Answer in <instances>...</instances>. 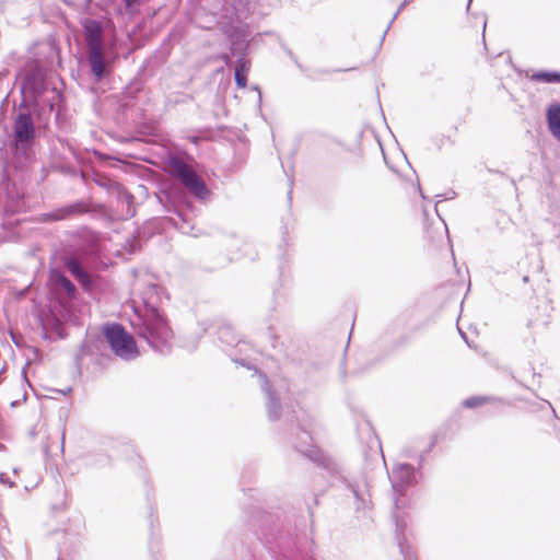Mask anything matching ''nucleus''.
Masks as SVG:
<instances>
[{"mask_svg":"<svg viewBox=\"0 0 560 560\" xmlns=\"http://www.w3.org/2000/svg\"><path fill=\"white\" fill-rule=\"evenodd\" d=\"M252 526L272 560H314L305 536L298 534L291 517L255 510Z\"/></svg>","mask_w":560,"mask_h":560,"instance_id":"f257e3e1","label":"nucleus"},{"mask_svg":"<svg viewBox=\"0 0 560 560\" xmlns=\"http://www.w3.org/2000/svg\"><path fill=\"white\" fill-rule=\"evenodd\" d=\"M51 114L52 107H40L34 102H20L13 112L9 135V148L15 159L26 164L35 160V145L48 129Z\"/></svg>","mask_w":560,"mask_h":560,"instance_id":"f03ea898","label":"nucleus"},{"mask_svg":"<svg viewBox=\"0 0 560 560\" xmlns=\"http://www.w3.org/2000/svg\"><path fill=\"white\" fill-rule=\"evenodd\" d=\"M129 323L133 334L143 339L154 352L162 355L172 352L174 334L161 310L145 302L144 311H135Z\"/></svg>","mask_w":560,"mask_h":560,"instance_id":"7ed1b4c3","label":"nucleus"},{"mask_svg":"<svg viewBox=\"0 0 560 560\" xmlns=\"http://www.w3.org/2000/svg\"><path fill=\"white\" fill-rule=\"evenodd\" d=\"M20 92L21 101L37 103L40 107H55L61 100L62 92L51 86L48 80V70L40 65L31 67L23 77Z\"/></svg>","mask_w":560,"mask_h":560,"instance_id":"20e7f679","label":"nucleus"},{"mask_svg":"<svg viewBox=\"0 0 560 560\" xmlns=\"http://www.w3.org/2000/svg\"><path fill=\"white\" fill-rule=\"evenodd\" d=\"M163 162L170 175L176 177L196 200L202 203L210 200L212 191L182 156L167 152Z\"/></svg>","mask_w":560,"mask_h":560,"instance_id":"39448f33","label":"nucleus"},{"mask_svg":"<svg viewBox=\"0 0 560 560\" xmlns=\"http://www.w3.org/2000/svg\"><path fill=\"white\" fill-rule=\"evenodd\" d=\"M158 199L167 212H172L178 218L179 223L175 219H171L175 228L183 233H188L194 229L192 220L199 210L186 195L177 190H161Z\"/></svg>","mask_w":560,"mask_h":560,"instance_id":"423d86ee","label":"nucleus"},{"mask_svg":"<svg viewBox=\"0 0 560 560\" xmlns=\"http://www.w3.org/2000/svg\"><path fill=\"white\" fill-rule=\"evenodd\" d=\"M217 340L221 349L234 363L247 370L256 369L250 360L252 353L256 352L254 345L241 338L230 324H221L218 326Z\"/></svg>","mask_w":560,"mask_h":560,"instance_id":"0eeeda50","label":"nucleus"},{"mask_svg":"<svg viewBox=\"0 0 560 560\" xmlns=\"http://www.w3.org/2000/svg\"><path fill=\"white\" fill-rule=\"evenodd\" d=\"M296 439L293 442V447L310 458L317 466L327 470V472L335 477L340 474L339 465L323 450L313 445V436L310 429V424L298 423L296 424Z\"/></svg>","mask_w":560,"mask_h":560,"instance_id":"6e6552de","label":"nucleus"},{"mask_svg":"<svg viewBox=\"0 0 560 560\" xmlns=\"http://www.w3.org/2000/svg\"><path fill=\"white\" fill-rule=\"evenodd\" d=\"M102 337L116 357L130 361L139 355L138 346L133 337L120 323L103 324Z\"/></svg>","mask_w":560,"mask_h":560,"instance_id":"1a4fd4ad","label":"nucleus"},{"mask_svg":"<svg viewBox=\"0 0 560 560\" xmlns=\"http://www.w3.org/2000/svg\"><path fill=\"white\" fill-rule=\"evenodd\" d=\"M88 78L93 94H103L109 85L113 74V65L104 54V49L89 50L86 60Z\"/></svg>","mask_w":560,"mask_h":560,"instance_id":"9d476101","label":"nucleus"},{"mask_svg":"<svg viewBox=\"0 0 560 560\" xmlns=\"http://www.w3.org/2000/svg\"><path fill=\"white\" fill-rule=\"evenodd\" d=\"M56 283L65 291L67 300L60 302L59 315L62 322L71 326H81V311L78 302V288L62 272L54 273Z\"/></svg>","mask_w":560,"mask_h":560,"instance_id":"9b49d317","label":"nucleus"},{"mask_svg":"<svg viewBox=\"0 0 560 560\" xmlns=\"http://www.w3.org/2000/svg\"><path fill=\"white\" fill-rule=\"evenodd\" d=\"M24 207L23 192L18 185L9 178H3L0 189V225L7 230L11 229L13 223L7 218L18 213Z\"/></svg>","mask_w":560,"mask_h":560,"instance_id":"f8f14e48","label":"nucleus"},{"mask_svg":"<svg viewBox=\"0 0 560 560\" xmlns=\"http://www.w3.org/2000/svg\"><path fill=\"white\" fill-rule=\"evenodd\" d=\"M93 182L98 187L105 189L106 192L110 197L115 198L118 203H121V206L125 207V209H122L124 217L131 218L136 214V208L133 205L135 197L120 183L104 173L95 174Z\"/></svg>","mask_w":560,"mask_h":560,"instance_id":"ddd939ff","label":"nucleus"},{"mask_svg":"<svg viewBox=\"0 0 560 560\" xmlns=\"http://www.w3.org/2000/svg\"><path fill=\"white\" fill-rule=\"evenodd\" d=\"M422 479V471L416 470L409 463H399L395 465L389 474L393 491L402 495L405 491L417 485Z\"/></svg>","mask_w":560,"mask_h":560,"instance_id":"4468645a","label":"nucleus"},{"mask_svg":"<svg viewBox=\"0 0 560 560\" xmlns=\"http://www.w3.org/2000/svg\"><path fill=\"white\" fill-rule=\"evenodd\" d=\"M261 392L266 397L267 417L270 421H277L282 415V404L266 373L254 369Z\"/></svg>","mask_w":560,"mask_h":560,"instance_id":"2eb2a0df","label":"nucleus"},{"mask_svg":"<svg viewBox=\"0 0 560 560\" xmlns=\"http://www.w3.org/2000/svg\"><path fill=\"white\" fill-rule=\"evenodd\" d=\"M91 210V205L84 199H78L75 201L62 205L49 212L43 214L44 222H56L68 220L77 215L88 213Z\"/></svg>","mask_w":560,"mask_h":560,"instance_id":"dca6fc26","label":"nucleus"},{"mask_svg":"<svg viewBox=\"0 0 560 560\" xmlns=\"http://www.w3.org/2000/svg\"><path fill=\"white\" fill-rule=\"evenodd\" d=\"M341 479L354 498L357 517H365L371 505V494L368 483L365 481H351L346 477H341Z\"/></svg>","mask_w":560,"mask_h":560,"instance_id":"f3484780","label":"nucleus"},{"mask_svg":"<svg viewBox=\"0 0 560 560\" xmlns=\"http://www.w3.org/2000/svg\"><path fill=\"white\" fill-rule=\"evenodd\" d=\"M84 33L89 50L103 49V33L105 23L90 16H84L80 21Z\"/></svg>","mask_w":560,"mask_h":560,"instance_id":"a211bd4d","label":"nucleus"},{"mask_svg":"<svg viewBox=\"0 0 560 560\" xmlns=\"http://www.w3.org/2000/svg\"><path fill=\"white\" fill-rule=\"evenodd\" d=\"M269 347L270 353H268L269 358L278 363H289L295 362V358L292 354L291 347L285 346L280 338L270 331L269 335Z\"/></svg>","mask_w":560,"mask_h":560,"instance_id":"6ab92c4d","label":"nucleus"},{"mask_svg":"<svg viewBox=\"0 0 560 560\" xmlns=\"http://www.w3.org/2000/svg\"><path fill=\"white\" fill-rule=\"evenodd\" d=\"M149 61L144 62L138 70L137 74L126 85L124 94L127 98L133 100L143 90L148 79L153 75V71L148 68Z\"/></svg>","mask_w":560,"mask_h":560,"instance_id":"aec40b11","label":"nucleus"},{"mask_svg":"<svg viewBox=\"0 0 560 560\" xmlns=\"http://www.w3.org/2000/svg\"><path fill=\"white\" fill-rule=\"evenodd\" d=\"M52 113H55V125L57 129L63 133L71 132L72 122L66 106L63 94H61V100L56 102Z\"/></svg>","mask_w":560,"mask_h":560,"instance_id":"412c9836","label":"nucleus"},{"mask_svg":"<svg viewBox=\"0 0 560 560\" xmlns=\"http://www.w3.org/2000/svg\"><path fill=\"white\" fill-rule=\"evenodd\" d=\"M148 0H120L113 5V12L121 19H133L140 13V9Z\"/></svg>","mask_w":560,"mask_h":560,"instance_id":"4be33fe9","label":"nucleus"},{"mask_svg":"<svg viewBox=\"0 0 560 560\" xmlns=\"http://www.w3.org/2000/svg\"><path fill=\"white\" fill-rule=\"evenodd\" d=\"M210 80L212 82H218L217 93H215V102L223 103L225 100V94L231 85V78L225 72L224 67L217 68L212 73Z\"/></svg>","mask_w":560,"mask_h":560,"instance_id":"5701e85b","label":"nucleus"},{"mask_svg":"<svg viewBox=\"0 0 560 560\" xmlns=\"http://www.w3.org/2000/svg\"><path fill=\"white\" fill-rule=\"evenodd\" d=\"M546 120L550 133L560 141V103L552 102L546 110Z\"/></svg>","mask_w":560,"mask_h":560,"instance_id":"b1692460","label":"nucleus"},{"mask_svg":"<svg viewBox=\"0 0 560 560\" xmlns=\"http://www.w3.org/2000/svg\"><path fill=\"white\" fill-rule=\"evenodd\" d=\"M249 50V43H243V40H230V55H222L226 66H230L232 58L247 57Z\"/></svg>","mask_w":560,"mask_h":560,"instance_id":"393cba45","label":"nucleus"},{"mask_svg":"<svg viewBox=\"0 0 560 560\" xmlns=\"http://www.w3.org/2000/svg\"><path fill=\"white\" fill-rule=\"evenodd\" d=\"M50 167L51 170L70 177H83V173L75 165L68 163L63 159H54L50 163Z\"/></svg>","mask_w":560,"mask_h":560,"instance_id":"a878e982","label":"nucleus"},{"mask_svg":"<svg viewBox=\"0 0 560 560\" xmlns=\"http://www.w3.org/2000/svg\"><path fill=\"white\" fill-rule=\"evenodd\" d=\"M42 328H43V338L45 340L56 341L59 339H66L68 336L67 330L61 325H59L57 322H55L51 326L43 323Z\"/></svg>","mask_w":560,"mask_h":560,"instance_id":"bb28decb","label":"nucleus"},{"mask_svg":"<svg viewBox=\"0 0 560 560\" xmlns=\"http://www.w3.org/2000/svg\"><path fill=\"white\" fill-rule=\"evenodd\" d=\"M395 525H396V540L399 548V551L402 556V560H416L413 552L411 551L407 539L401 533L400 524L398 518H395Z\"/></svg>","mask_w":560,"mask_h":560,"instance_id":"cd10ccee","label":"nucleus"},{"mask_svg":"<svg viewBox=\"0 0 560 560\" xmlns=\"http://www.w3.org/2000/svg\"><path fill=\"white\" fill-rule=\"evenodd\" d=\"M530 80L541 83H560V71L557 70H538L533 72Z\"/></svg>","mask_w":560,"mask_h":560,"instance_id":"c85d7f7f","label":"nucleus"},{"mask_svg":"<svg viewBox=\"0 0 560 560\" xmlns=\"http://www.w3.org/2000/svg\"><path fill=\"white\" fill-rule=\"evenodd\" d=\"M62 264L74 279L77 277H82V271L84 270V268L77 257H74L73 255H67L63 257Z\"/></svg>","mask_w":560,"mask_h":560,"instance_id":"c756f323","label":"nucleus"},{"mask_svg":"<svg viewBox=\"0 0 560 560\" xmlns=\"http://www.w3.org/2000/svg\"><path fill=\"white\" fill-rule=\"evenodd\" d=\"M492 401H502V399L491 396H470L463 400L462 406L467 409H474Z\"/></svg>","mask_w":560,"mask_h":560,"instance_id":"7c9ffc66","label":"nucleus"},{"mask_svg":"<svg viewBox=\"0 0 560 560\" xmlns=\"http://www.w3.org/2000/svg\"><path fill=\"white\" fill-rule=\"evenodd\" d=\"M250 31L247 26H235L229 34L230 40H243V43H249Z\"/></svg>","mask_w":560,"mask_h":560,"instance_id":"2f4dec72","label":"nucleus"},{"mask_svg":"<svg viewBox=\"0 0 560 560\" xmlns=\"http://www.w3.org/2000/svg\"><path fill=\"white\" fill-rule=\"evenodd\" d=\"M75 280L79 282L81 288L86 292L92 291L96 284L94 276L85 269L82 271V277H77Z\"/></svg>","mask_w":560,"mask_h":560,"instance_id":"473e14b6","label":"nucleus"},{"mask_svg":"<svg viewBox=\"0 0 560 560\" xmlns=\"http://www.w3.org/2000/svg\"><path fill=\"white\" fill-rule=\"evenodd\" d=\"M250 69V60L247 57H238L234 60V73L247 75Z\"/></svg>","mask_w":560,"mask_h":560,"instance_id":"72a5a7b5","label":"nucleus"},{"mask_svg":"<svg viewBox=\"0 0 560 560\" xmlns=\"http://www.w3.org/2000/svg\"><path fill=\"white\" fill-rule=\"evenodd\" d=\"M412 0H404L400 5L398 7L397 11L395 12V14L393 15L390 22L388 23L387 25V28L385 30V32L383 33L382 35V38H381V42H380V46H382L384 39H385V36L387 34V31L389 30V27L392 26V24L394 23V21L397 19V16L399 15V13L401 12V10L411 2Z\"/></svg>","mask_w":560,"mask_h":560,"instance_id":"f704fd0d","label":"nucleus"},{"mask_svg":"<svg viewBox=\"0 0 560 560\" xmlns=\"http://www.w3.org/2000/svg\"><path fill=\"white\" fill-rule=\"evenodd\" d=\"M90 352H91L90 345L88 342H83L80 346L79 352L74 357V361H75L78 366L81 365L82 357L88 354V353H90Z\"/></svg>","mask_w":560,"mask_h":560,"instance_id":"c9c22d12","label":"nucleus"},{"mask_svg":"<svg viewBox=\"0 0 560 560\" xmlns=\"http://www.w3.org/2000/svg\"><path fill=\"white\" fill-rule=\"evenodd\" d=\"M235 84L238 89H245L247 85V75L234 73Z\"/></svg>","mask_w":560,"mask_h":560,"instance_id":"e433bc0d","label":"nucleus"},{"mask_svg":"<svg viewBox=\"0 0 560 560\" xmlns=\"http://www.w3.org/2000/svg\"><path fill=\"white\" fill-rule=\"evenodd\" d=\"M429 452H430V447H428L427 450H424L420 453V455L418 457V466H417L416 470L421 471L423 463H424V458Z\"/></svg>","mask_w":560,"mask_h":560,"instance_id":"4c0bfd02","label":"nucleus"},{"mask_svg":"<svg viewBox=\"0 0 560 560\" xmlns=\"http://www.w3.org/2000/svg\"><path fill=\"white\" fill-rule=\"evenodd\" d=\"M0 483L8 486L9 488L14 486V482L9 478L5 472H0Z\"/></svg>","mask_w":560,"mask_h":560,"instance_id":"58836bf2","label":"nucleus"},{"mask_svg":"<svg viewBox=\"0 0 560 560\" xmlns=\"http://www.w3.org/2000/svg\"><path fill=\"white\" fill-rule=\"evenodd\" d=\"M288 180H289L288 199L291 202V199H292V188H293V183H294L293 174L288 175Z\"/></svg>","mask_w":560,"mask_h":560,"instance_id":"ea45409f","label":"nucleus"},{"mask_svg":"<svg viewBox=\"0 0 560 560\" xmlns=\"http://www.w3.org/2000/svg\"><path fill=\"white\" fill-rule=\"evenodd\" d=\"M456 195L457 194L453 189H451L446 194L438 195V197H442L444 200H451V199H454L456 197Z\"/></svg>","mask_w":560,"mask_h":560,"instance_id":"a19ab883","label":"nucleus"},{"mask_svg":"<svg viewBox=\"0 0 560 560\" xmlns=\"http://www.w3.org/2000/svg\"><path fill=\"white\" fill-rule=\"evenodd\" d=\"M52 390H54V392H57V393H59V394H61V395H63V396H66V395H68L69 393H71V392H72V388H71V387H67V388H65V389H52Z\"/></svg>","mask_w":560,"mask_h":560,"instance_id":"79ce46f5","label":"nucleus"},{"mask_svg":"<svg viewBox=\"0 0 560 560\" xmlns=\"http://www.w3.org/2000/svg\"><path fill=\"white\" fill-rule=\"evenodd\" d=\"M261 35H262L261 33H257V34H255V35L249 39V45H250L252 43H257V42H258V39H260Z\"/></svg>","mask_w":560,"mask_h":560,"instance_id":"37998d69","label":"nucleus"},{"mask_svg":"<svg viewBox=\"0 0 560 560\" xmlns=\"http://www.w3.org/2000/svg\"><path fill=\"white\" fill-rule=\"evenodd\" d=\"M458 331H459L462 338L465 340V342L470 347V343H469L466 332H464L460 328H458Z\"/></svg>","mask_w":560,"mask_h":560,"instance_id":"c03bdc74","label":"nucleus"},{"mask_svg":"<svg viewBox=\"0 0 560 560\" xmlns=\"http://www.w3.org/2000/svg\"><path fill=\"white\" fill-rule=\"evenodd\" d=\"M528 365H529L530 371L533 372V378H536V377L540 378L541 374L535 372L533 364L528 363Z\"/></svg>","mask_w":560,"mask_h":560,"instance_id":"a18cd8bd","label":"nucleus"},{"mask_svg":"<svg viewBox=\"0 0 560 560\" xmlns=\"http://www.w3.org/2000/svg\"><path fill=\"white\" fill-rule=\"evenodd\" d=\"M252 89L257 91V93H258V104H260L261 103V92H260L258 85H253Z\"/></svg>","mask_w":560,"mask_h":560,"instance_id":"49530a36","label":"nucleus"},{"mask_svg":"<svg viewBox=\"0 0 560 560\" xmlns=\"http://www.w3.org/2000/svg\"><path fill=\"white\" fill-rule=\"evenodd\" d=\"M150 513H149V518H150V526L153 525V508L152 505H150Z\"/></svg>","mask_w":560,"mask_h":560,"instance_id":"de8ad7c7","label":"nucleus"},{"mask_svg":"<svg viewBox=\"0 0 560 560\" xmlns=\"http://www.w3.org/2000/svg\"><path fill=\"white\" fill-rule=\"evenodd\" d=\"M487 170H488L489 173H495V174H499L501 176H504V173L499 171V170H492V168H489V167Z\"/></svg>","mask_w":560,"mask_h":560,"instance_id":"09e8293b","label":"nucleus"},{"mask_svg":"<svg viewBox=\"0 0 560 560\" xmlns=\"http://www.w3.org/2000/svg\"><path fill=\"white\" fill-rule=\"evenodd\" d=\"M355 67H352V68H348V69H336L335 71L336 72H343V71H351V70H354Z\"/></svg>","mask_w":560,"mask_h":560,"instance_id":"8fccbe9b","label":"nucleus"},{"mask_svg":"<svg viewBox=\"0 0 560 560\" xmlns=\"http://www.w3.org/2000/svg\"><path fill=\"white\" fill-rule=\"evenodd\" d=\"M513 380H515L518 384H521V385H522L523 387H525L527 390L533 392V390L530 389V387H528V386L524 385L523 383L518 382V381L516 380V377H515V376H513Z\"/></svg>","mask_w":560,"mask_h":560,"instance_id":"3c124183","label":"nucleus"},{"mask_svg":"<svg viewBox=\"0 0 560 560\" xmlns=\"http://www.w3.org/2000/svg\"><path fill=\"white\" fill-rule=\"evenodd\" d=\"M471 3H472V0H468V2H467V8H466V9H467V12H469Z\"/></svg>","mask_w":560,"mask_h":560,"instance_id":"603ef678","label":"nucleus"},{"mask_svg":"<svg viewBox=\"0 0 560 560\" xmlns=\"http://www.w3.org/2000/svg\"><path fill=\"white\" fill-rule=\"evenodd\" d=\"M287 54H288L292 59H294V60H295V58H294V56H293V52H292L290 49H287Z\"/></svg>","mask_w":560,"mask_h":560,"instance_id":"864d4df0","label":"nucleus"},{"mask_svg":"<svg viewBox=\"0 0 560 560\" xmlns=\"http://www.w3.org/2000/svg\"><path fill=\"white\" fill-rule=\"evenodd\" d=\"M248 4H256L259 0H246Z\"/></svg>","mask_w":560,"mask_h":560,"instance_id":"5fc2aeb1","label":"nucleus"},{"mask_svg":"<svg viewBox=\"0 0 560 560\" xmlns=\"http://www.w3.org/2000/svg\"><path fill=\"white\" fill-rule=\"evenodd\" d=\"M150 288L153 290V291H156L158 290V285L156 284H151Z\"/></svg>","mask_w":560,"mask_h":560,"instance_id":"6e6d98bb","label":"nucleus"},{"mask_svg":"<svg viewBox=\"0 0 560 560\" xmlns=\"http://www.w3.org/2000/svg\"><path fill=\"white\" fill-rule=\"evenodd\" d=\"M419 191H420V196H421V198H422V199H425V196L423 195V192H422V190H421V188H420V187H419Z\"/></svg>","mask_w":560,"mask_h":560,"instance_id":"4d7b16f0","label":"nucleus"},{"mask_svg":"<svg viewBox=\"0 0 560 560\" xmlns=\"http://www.w3.org/2000/svg\"><path fill=\"white\" fill-rule=\"evenodd\" d=\"M511 184L515 187L516 186L515 179L511 178Z\"/></svg>","mask_w":560,"mask_h":560,"instance_id":"13d9d810","label":"nucleus"},{"mask_svg":"<svg viewBox=\"0 0 560 560\" xmlns=\"http://www.w3.org/2000/svg\"><path fill=\"white\" fill-rule=\"evenodd\" d=\"M405 456H406V457H411V454H410V453H408L407 451H405Z\"/></svg>","mask_w":560,"mask_h":560,"instance_id":"bf43d9fd","label":"nucleus"},{"mask_svg":"<svg viewBox=\"0 0 560 560\" xmlns=\"http://www.w3.org/2000/svg\"><path fill=\"white\" fill-rule=\"evenodd\" d=\"M486 26H487V21L485 20L483 21V30L486 28Z\"/></svg>","mask_w":560,"mask_h":560,"instance_id":"052dcab7","label":"nucleus"},{"mask_svg":"<svg viewBox=\"0 0 560 560\" xmlns=\"http://www.w3.org/2000/svg\"><path fill=\"white\" fill-rule=\"evenodd\" d=\"M435 211H438V205L434 206ZM439 213V212H436ZM440 217V214H438Z\"/></svg>","mask_w":560,"mask_h":560,"instance_id":"680f3d73","label":"nucleus"},{"mask_svg":"<svg viewBox=\"0 0 560 560\" xmlns=\"http://www.w3.org/2000/svg\"><path fill=\"white\" fill-rule=\"evenodd\" d=\"M91 1H92V0H84V2H85V3H89V2H91Z\"/></svg>","mask_w":560,"mask_h":560,"instance_id":"e2e57ef3","label":"nucleus"}]
</instances>
